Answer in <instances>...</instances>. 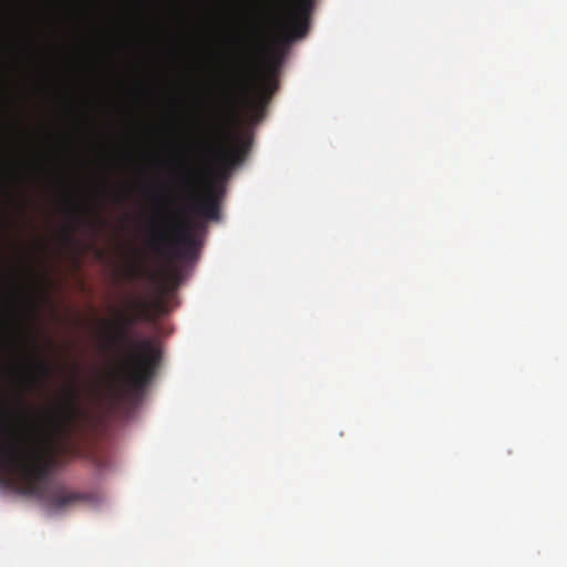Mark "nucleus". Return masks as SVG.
I'll return each instance as SVG.
<instances>
[{"label":"nucleus","instance_id":"f257e3e1","mask_svg":"<svg viewBox=\"0 0 567 567\" xmlns=\"http://www.w3.org/2000/svg\"><path fill=\"white\" fill-rule=\"evenodd\" d=\"M1 411L8 409L0 400ZM84 416L80 392L68 386L61 402L49 414L45 427L35 429L21 414L19 426L0 417V484L20 494L41 499L52 512H63L83 499V495L62 485H49L50 464L47 451L58 439L71 435Z\"/></svg>","mask_w":567,"mask_h":567},{"label":"nucleus","instance_id":"f03ea898","mask_svg":"<svg viewBox=\"0 0 567 567\" xmlns=\"http://www.w3.org/2000/svg\"><path fill=\"white\" fill-rule=\"evenodd\" d=\"M136 322V316L122 312L110 339L112 346L134 348L126 357L121 373L109 383L110 392L116 398L142 390L154 375L161 359L159 348L151 339L133 341L132 330Z\"/></svg>","mask_w":567,"mask_h":567},{"label":"nucleus","instance_id":"7ed1b4c3","mask_svg":"<svg viewBox=\"0 0 567 567\" xmlns=\"http://www.w3.org/2000/svg\"><path fill=\"white\" fill-rule=\"evenodd\" d=\"M265 53L258 62L252 51L245 54L235 82L231 102L244 104L251 111H260L278 89L277 74L282 62V53L275 48L260 47Z\"/></svg>","mask_w":567,"mask_h":567},{"label":"nucleus","instance_id":"20e7f679","mask_svg":"<svg viewBox=\"0 0 567 567\" xmlns=\"http://www.w3.org/2000/svg\"><path fill=\"white\" fill-rule=\"evenodd\" d=\"M196 224L169 215L164 227L152 237L150 245L158 255L174 260H192L198 255Z\"/></svg>","mask_w":567,"mask_h":567},{"label":"nucleus","instance_id":"39448f33","mask_svg":"<svg viewBox=\"0 0 567 567\" xmlns=\"http://www.w3.org/2000/svg\"><path fill=\"white\" fill-rule=\"evenodd\" d=\"M203 175L194 167H185L181 174V186L187 193V210L209 220L219 219L220 189L209 182L204 192H198Z\"/></svg>","mask_w":567,"mask_h":567},{"label":"nucleus","instance_id":"423d86ee","mask_svg":"<svg viewBox=\"0 0 567 567\" xmlns=\"http://www.w3.org/2000/svg\"><path fill=\"white\" fill-rule=\"evenodd\" d=\"M227 132L220 123H214L212 131L206 134L204 152L220 166L230 169L239 164L246 153L244 144L227 145Z\"/></svg>","mask_w":567,"mask_h":567},{"label":"nucleus","instance_id":"0eeeda50","mask_svg":"<svg viewBox=\"0 0 567 567\" xmlns=\"http://www.w3.org/2000/svg\"><path fill=\"white\" fill-rule=\"evenodd\" d=\"M313 0H279L280 22L285 23L291 38H301L307 32V17Z\"/></svg>","mask_w":567,"mask_h":567},{"label":"nucleus","instance_id":"6e6552de","mask_svg":"<svg viewBox=\"0 0 567 567\" xmlns=\"http://www.w3.org/2000/svg\"><path fill=\"white\" fill-rule=\"evenodd\" d=\"M35 369L38 373L43 378H49L51 375V367L43 359H39L35 364Z\"/></svg>","mask_w":567,"mask_h":567},{"label":"nucleus","instance_id":"1a4fd4ad","mask_svg":"<svg viewBox=\"0 0 567 567\" xmlns=\"http://www.w3.org/2000/svg\"><path fill=\"white\" fill-rule=\"evenodd\" d=\"M167 276H168V279H169V280H172V281H177V280H178V276H179V274H178V271H177V270L173 269V270H171V271L168 272V275H167Z\"/></svg>","mask_w":567,"mask_h":567},{"label":"nucleus","instance_id":"9d476101","mask_svg":"<svg viewBox=\"0 0 567 567\" xmlns=\"http://www.w3.org/2000/svg\"><path fill=\"white\" fill-rule=\"evenodd\" d=\"M66 238H68V239H72V235H71V233H69V231L66 233Z\"/></svg>","mask_w":567,"mask_h":567},{"label":"nucleus","instance_id":"9b49d317","mask_svg":"<svg viewBox=\"0 0 567 567\" xmlns=\"http://www.w3.org/2000/svg\"><path fill=\"white\" fill-rule=\"evenodd\" d=\"M71 210L72 213H74L75 215H78V210L74 209V207H71Z\"/></svg>","mask_w":567,"mask_h":567}]
</instances>
